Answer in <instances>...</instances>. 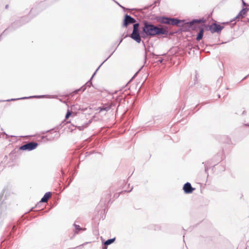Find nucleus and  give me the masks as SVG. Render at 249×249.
<instances>
[{"mask_svg": "<svg viewBox=\"0 0 249 249\" xmlns=\"http://www.w3.org/2000/svg\"><path fill=\"white\" fill-rule=\"evenodd\" d=\"M193 48L194 49H196V50H199V46L198 45H195Z\"/></svg>", "mask_w": 249, "mask_h": 249, "instance_id": "obj_39", "label": "nucleus"}, {"mask_svg": "<svg viewBox=\"0 0 249 249\" xmlns=\"http://www.w3.org/2000/svg\"><path fill=\"white\" fill-rule=\"evenodd\" d=\"M84 85H86L87 87L93 86L91 78H90V79Z\"/></svg>", "mask_w": 249, "mask_h": 249, "instance_id": "obj_25", "label": "nucleus"}, {"mask_svg": "<svg viewBox=\"0 0 249 249\" xmlns=\"http://www.w3.org/2000/svg\"><path fill=\"white\" fill-rule=\"evenodd\" d=\"M128 37V35L126 34L124 35V34H123L122 37L120 38L119 43L116 45V47L115 48V49L113 50L112 53L110 54V55L104 60V62H106L108 59H109L111 56L115 52L118 46L120 45V44L121 43V42L123 41V39L126 37Z\"/></svg>", "mask_w": 249, "mask_h": 249, "instance_id": "obj_11", "label": "nucleus"}, {"mask_svg": "<svg viewBox=\"0 0 249 249\" xmlns=\"http://www.w3.org/2000/svg\"><path fill=\"white\" fill-rule=\"evenodd\" d=\"M205 21L203 18L193 19V20L187 22L185 19L180 20L178 18H169L168 24L177 25L180 23L182 24H185L186 26L189 30H196L199 27V23H202Z\"/></svg>", "mask_w": 249, "mask_h": 249, "instance_id": "obj_2", "label": "nucleus"}, {"mask_svg": "<svg viewBox=\"0 0 249 249\" xmlns=\"http://www.w3.org/2000/svg\"><path fill=\"white\" fill-rule=\"evenodd\" d=\"M16 150H17V149L15 148L14 150L12 151V153H16Z\"/></svg>", "mask_w": 249, "mask_h": 249, "instance_id": "obj_48", "label": "nucleus"}, {"mask_svg": "<svg viewBox=\"0 0 249 249\" xmlns=\"http://www.w3.org/2000/svg\"><path fill=\"white\" fill-rule=\"evenodd\" d=\"M42 140L46 139L47 141H51L53 140V138H48L47 136H42L41 137Z\"/></svg>", "mask_w": 249, "mask_h": 249, "instance_id": "obj_28", "label": "nucleus"}, {"mask_svg": "<svg viewBox=\"0 0 249 249\" xmlns=\"http://www.w3.org/2000/svg\"><path fill=\"white\" fill-rule=\"evenodd\" d=\"M52 194L50 192L46 193L42 198L41 202H47L48 199L51 197Z\"/></svg>", "mask_w": 249, "mask_h": 249, "instance_id": "obj_17", "label": "nucleus"}, {"mask_svg": "<svg viewBox=\"0 0 249 249\" xmlns=\"http://www.w3.org/2000/svg\"><path fill=\"white\" fill-rule=\"evenodd\" d=\"M38 145V143L36 142H29L26 144L21 145L18 147V148L17 152L20 150L31 151L36 149Z\"/></svg>", "mask_w": 249, "mask_h": 249, "instance_id": "obj_4", "label": "nucleus"}, {"mask_svg": "<svg viewBox=\"0 0 249 249\" xmlns=\"http://www.w3.org/2000/svg\"><path fill=\"white\" fill-rule=\"evenodd\" d=\"M56 0H48L47 1L40 2L36 8H32L31 9L28 16L21 17L18 20H21V23L22 25L28 22L31 19V18H33L36 15H37L39 13V12H36L37 9L44 6L46 3H48L50 1L52 2Z\"/></svg>", "mask_w": 249, "mask_h": 249, "instance_id": "obj_3", "label": "nucleus"}, {"mask_svg": "<svg viewBox=\"0 0 249 249\" xmlns=\"http://www.w3.org/2000/svg\"><path fill=\"white\" fill-rule=\"evenodd\" d=\"M93 77H92V75L90 78H91V79L92 80V78H93Z\"/></svg>", "mask_w": 249, "mask_h": 249, "instance_id": "obj_57", "label": "nucleus"}, {"mask_svg": "<svg viewBox=\"0 0 249 249\" xmlns=\"http://www.w3.org/2000/svg\"><path fill=\"white\" fill-rule=\"evenodd\" d=\"M168 61V58H160L158 60V61L161 64H162L164 61Z\"/></svg>", "mask_w": 249, "mask_h": 249, "instance_id": "obj_32", "label": "nucleus"}, {"mask_svg": "<svg viewBox=\"0 0 249 249\" xmlns=\"http://www.w3.org/2000/svg\"><path fill=\"white\" fill-rule=\"evenodd\" d=\"M183 190L186 193H191L195 189L192 188L190 183H186L183 186Z\"/></svg>", "mask_w": 249, "mask_h": 249, "instance_id": "obj_12", "label": "nucleus"}, {"mask_svg": "<svg viewBox=\"0 0 249 249\" xmlns=\"http://www.w3.org/2000/svg\"><path fill=\"white\" fill-rule=\"evenodd\" d=\"M55 128H53V129H51L49 130H47L46 131H44V132H42V133L44 134L45 133H47V132H51L52 133L53 131L54 130Z\"/></svg>", "mask_w": 249, "mask_h": 249, "instance_id": "obj_35", "label": "nucleus"}, {"mask_svg": "<svg viewBox=\"0 0 249 249\" xmlns=\"http://www.w3.org/2000/svg\"><path fill=\"white\" fill-rule=\"evenodd\" d=\"M24 99H22V97L21 98H11L10 99L7 100H1V102H11V101H17L18 100H24Z\"/></svg>", "mask_w": 249, "mask_h": 249, "instance_id": "obj_20", "label": "nucleus"}, {"mask_svg": "<svg viewBox=\"0 0 249 249\" xmlns=\"http://www.w3.org/2000/svg\"><path fill=\"white\" fill-rule=\"evenodd\" d=\"M155 6H156V5H154V6H153V8L155 7Z\"/></svg>", "mask_w": 249, "mask_h": 249, "instance_id": "obj_62", "label": "nucleus"}, {"mask_svg": "<svg viewBox=\"0 0 249 249\" xmlns=\"http://www.w3.org/2000/svg\"><path fill=\"white\" fill-rule=\"evenodd\" d=\"M133 30H140L139 29V26H140V23L139 22H136V23H133Z\"/></svg>", "mask_w": 249, "mask_h": 249, "instance_id": "obj_24", "label": "nucleus"}, {"mask_svg": "<svg viewBox=\"0 0 249 249\" xmlns=\"http://www.w3.org/2000/svg\"><path fill=\"white\" fill-rule=\"evenodd\" d=\"M79 159H80V160L82 159V156H81Z\"/></svg>", "mask_w": 249, "mask_h": 249, "instance_id": "obj_59", "label": "nucleus"}, {"mask_svg": "<svg viewBox=\"0 0 249 249\" xmlns=\"http://www.w3.org/2000/svg\"><path fill=\"white\" fill-rule=\"evenodd\" d=\"M117 44V42H115L114 44V45H116Z\"/></svg>", "mask_w": 249, "mask_h": 249, "instance_id": "obj_58", "label": "nucleus"}, {"mask_svg": "<svg viewBox=\"0 0 249 249\" xmlns=\"http://www.w3.org/2000/svg\"><path fill=\"white\" fill-rule=\"evenodd\" d=\"M219 166H218L217 165H213V167H212V170H216L217 169V167H219Z\"/></svg>", "mask_w": 249, "mask_h": 249, "instance_id": "obj_38", "label": "nucleus"}, {"mask_svg": "<svg viewBox=\"0 0 249 249\" xmlns=\"http://www.w3.org/2000/svg\"><path fill=\"white\" fill-rule=\"evenodd\" d=\"M245 125L246 126H249V124H245Z\"/></svg>", "mask_w": 249, "mask_h": 249, "instance_id": "obj_52", "label": "nucleus"}, {"mask_svg": "<svg viewBox=\"0 0 249 249\" xmlns=\"http://www.w3.org/2000/svg\"><path fill=\"white\" fill-rule=\"evenodd\" d=\"M22 25L21 23V20H17L11 23V24L6 28L2 33V34L8 32H12L21 26Z\"/></svg>", "mask_w": 249, "mask_h": 249, "instance_id": "obj_6", "label": "nucleus"}, {"mask_svg": "<svg viewBox=\"0 0 249 249\" xmlns=\"http://www.w3.org/2000/svg\"><path fill=\"white\" fill-rule=\"evenodd\" d=\"M113 47V45L112 47H111V48H110V50H112Z\"/></svg>", "mask_w": 249, "mask_h": 249, "instance_id": "obj_53", "label": "nucleus"}, {"mask_svg": "<svg viewBox=\"0 0 249 249\" xmlns=\"http://www.w3.org/2000/svg\"><path fill=\"white\" fill-rule=\"evenodd\" d=\"M217 97H218V98H220L221 97V95H220V94H217Z\"/></svg>", "mask_w": 249, "mask_h": 249, "instance_id": "obj_50", "label": "nucleus"}, {"mask_svg": "<svg viewBox=\"0 0 249 249\" xmlns=\"http://www.w3.org/2000/svg\"><path fill=\"white\" fill-rule=\"evenodd\" d=\"M139 12H140V13L142 12V10H140L139 11Z\"/></svg>", "mask_w": 249, "mask_h": 249, "instance_id": "obj_56", "label": "nucleus"}, {"mask_svg": "<svg viewBox=\"0 0 249 249\" xmlns=\"http://www.w3.org/2000/svg\"><path fill=\"white\" fill-rule=\"evenodd\" d=\"M168 35V31L166 29L155 26L150 21H144L143 26L142 28L141 36L142 38L145 39L148 37Z\"/></svg>", "mask_w": 249, "mask_h": 249, "instance_id": "obj_1", "label": "nucleus"}, {"mask_svg": "<svg viewBox=\"0 0 249 249\" xmlns=\"http://www.w3.org/2000/svg\"><path fill=\"white\" fill-rule=\"evenodd\" d=\"M75 107V106L74 105H72L71 106V109L72 110V109H74V108Z\"/></svg>", "mask_w": 249, "mask_h": 249, "instance_id": "obj_46", "label": "nucleus"}, {"mask_svg": "<svg viewBox=\"0 0 249 249\" xmlns=\"http://www.w3.org/2000/svg\"><path fill=\"white\" fill-rule=\"evenodd\" d=\"M0 102H1V100H0Z\"/></svg>", "mask_w": 249, "mask_h": 249, "instance_id": "obj_63", "label": "nucleus"}, {"mask_svg": "<svg viewBox=\"0 0 249 249\" xmlns=\"http://www.w3.org/2000/svg\"><path fill=\"white\" fill-rule=\"evenodd\" d=\"M222 82V77H219V78L217 79V84H220V85L221 84Z\"/></svg>", "mask_w": 249, "mask_h": 249, "instance_id": "obj_36", "label": "nucleus"}, {"mask_svg": "<svg viewBox=\"0 0 249 249\" xmlns=\"http://www.w3.org/2000/svg\"><path fill=\"white\" fill-rule=\"evenodd\" d=\"M194 81H195L194 85H195V84H196V81H197V74H196V75H195V78H194Z\"/></svg>", "mask_w": 249, "mask_h": 249, "instance_id": "obj_40", "label": "nucleus"}, {"mask_svg": "<svg viewBox=\"0 0 249 249\" xmlns=\"http://www.w3.org/2000/svg\"><path fill=\"white\" fill-rule=\"evenodd\" d=\"M87 88V86L86 85H84L81 88L76 89L74 91V94H78L79 93V92H80V91L81 92H83Z\"/></svg>", "mask_w": 249, "mask_h": 249, "instance_id": "obj_19", "label": "nucleus"}, {"mask_svg": "<svg viewBox=\"0 0 249 249\" xmlns=\"http://www.w3.org/2000/svg\"><path fill=\"white\" fill-rule=\"evenodd\" d=\"M160 0H156V1H155L154 2V3H155V4H156V3H160Z\"/></svg>", "mask_w": 249, "mask_h": 249, "instance_id": "obj_42", "label": "nucleus"}, {"mask_svg": "<svg viewBox=\"0 0 249 249\" xmlns=\"http://www.w3.org/2000/svg\"><path fill=\"white\" fill-rule=\"evenodd\" d=\"M115 240V238L108 239L105 242V245H109L112 244V243H113L114 242Z\"/></svg>", "mask_w": 249, "mask_h": 249, "instance_id": "obj_22", "label": "nucleus"}, {"mask_svg": "<svg viewBox=\"0 0 249 249\" xmlns=\"http://www.w3.org/2000/svg\"><path fill=\"white\" fill-rule=\"evenodd\" d=\"M247 22H249V18H247Z\"/></svg>", "mask_w": 249, "mask_h": 249, "instance_id": "obj_55", "label": "nucleus"}, {"mask_svg": "<svg viewBox=\"0 0 249 249\" xmlns=\"http://www.w3.org/2000/svg\"><path fill=\"white\" fill-rule=\"evenodd\" d=\"M153 6V5H149V6H145V7L144 8V10H147V9H148L149 7H151V6Z\"/></svg>", "mask_w": 249, "mask_h": 249, "instance_id": "obj_41", "label": "nucleus"}, {"mask_svg": "<svg viewBox=\"0 0 249 249\" xmlns=\"http://www.w3.org/2000/svg\"><path fill=\"white\" fill-rule=\"evenodd\" d=\"M71 114L72 112L69 109H68L67 112L65 115V118L68 119L71 115Z\"/></svg>", "mask_w": 249, "mask_h": 249, "instance_id": "obj_27", "label": "nucleus"}, {"mask_svg": "<svg viewBox=\"0 0 249 249\" xmlns=\"http://www.w3.org/2000/svg\"><path fill=\"white\" fill-rule=\"evenodd\" d=\"M135 19L132 17L130 15L127 14H125L124 17L122 27H127L129 24L135 23Z\"/></svg>", "mask_w": 249, "mask_h": 249, "instance_id": "obj_7", "label": "nucleus"}, {"mask_svg": "<svg viewBox=\"0 0 249 249\" xmlns=\"http://www.w3.org/2000/svg\"><path fill=\"white\" fill-rule=\"evenodd\" d=\"M76 229H77V230H80V226H78V225H76Z\"/></svg>", "mask_w": 249, "mask_h": 249, "instance_id": "obj_44", "label": "nucleus"}, {"mask_svg": "<svg viewBox=\"0 0 249 249\" xmlns=\"http://www.w3.org/2000/svg\"><path fill=\"white\" fill-rule=\"evenodd\" d=\"M56 135H57V133H56V134L54 135V137H56Z\"/></svg>", "mask_w": 249, "mask_h": 249, "instance_id": "obj_60", "label": "nucleus"}, {"mask_svg": "<svg viewBox=\"0 0 249 249\" xmlns=\"http://www.w3.org/2000/svg\"><path fill=\"white\" fill-rule=\"evenodd\" d=\"M24 99H22V97L21 98H11L10 99L7 100H1V102H11V101H17L18 100H24Z\"/></svg>", "mask_w": 249, "mask_h": 249, "instance_id": "obj_21", "label": "nucleus"}, {"mask_svg": "<svg viewBox=\"0 0 249 249\" xmlns=\"http://www.w3.org/2000/svg\"><path fill=\"white\" fill-rule=\"evenodd\" d=\"M249 11V7H242V9L239 11L237 16L231 20V22H232L235 19H238L239 18H244L247 15Z\"/></svg>", "mask_w": 249, "mask_h": 249, "instance_id": "obj_9", "label": "nucleus"}, {"mask_svg": "<svg viewBox=\"0 0 249 249\" xmlns=\"http://www.w3.org/2000/svg\"><path fill=\"white\" fill-rule=\"evenodd\" d=\"M141 33L142 30H132V32L130 34V36L128 35V36L131 37L133 40L135 41L137 43H141Z\"/></svg>", "mask_w": 249, "mask_h": 249, "instance_id": "obj_5", "label": "nucleus"}, {"mask_svg": "<svg viewBox=\"0 0 249 249\" xmlns=\"http://www.w3.org/2000/svg\"><path fill=\"white\" fill-rule=\"evenodd\" d=\"M204 35V31L203 29H201L199 30V33L196 35V39L197 41H199L201 40Z\"/></svg>", "mask_w": 249, "mask_h": 249, "instance_id": "obj_18", "label": "nucleus"}, {"mask_svg": "<svg viewBox=\"0 0 249 249\" xmlns=\"http://www.w3.org/2000/svg\"><path fill=\"white\" fill-rule=\"evenodd\" d=\"M225 170H226L225 167H223V169H221V171H225Z\"/></svg>", "mask_w": 249, "mask_h": 249, "instance_id": "obj_49", "label": "nucleus"}, {"mask_svg": "<svg viewBox=\"0 0 249 249\" xmlns=\"http://www.w3.org/2000/svg\"><path fill=\"white\" fill-rule=\"evenodd\" d=\"M8 8V5L7 4V5H5V8L7 9Z\"/></svg>", "mask_w": 249, "mask_h": 249, "instance_id": "obj_51", "label": "nucleus"}, {"mask_svg": "<svg viewBox=\"0 0 249 249\" xmlns=\"http://www.w3.org/2000/svg\"><path fill=\"white\" fill-rule=\"evenodd\" d=\"M88 154V152H86V153H85V154H86L85 157H87V156Z\"/></svg>", "mask_w": 249, "mask_h": 249, "instance_id": "obj_54", "label": "nucleus"}, {"mask_svg": "<svg viewBox=\"0 0 249 249\" xmlns=\"http://www.w3.org/2000/svg\"><path fill=\"white\" fill-rule=\"evenodd\" d=\"M113 1H114L115 3H116L117 4H118L120 7H121L124 11H125V7L121 5L118 2L116 1L115 0H112Z\"/></svg>", "mask_w": 249, "mask_h": 249, "instance_id": "obj_33", "label": "nucleus"}, {"mask_svg": "<svg viewBox=\"0 0 249 249\" xmlns=\"http://www.w3.org/2000/svg\"><path fill=\"white\" fill-rule=\"evenodd\" d=\"M50 95H33L30 96L28 97H23L22 99H32V98H37V99H40L42 98L46 97H50Z\"/></svg>", "mask_w": 249, "mask_h": 249, "instance_id": "obj_16", "label": "nucleus"}, {"mask_svg": "<svg viewBox=\"0 0 249 249\" xmlns=\"http://www.w3.org/2000/svg\"><path fill=\"white\" fill-rule=\"evenodd\" d=\"M62 123H61V124H60V125H61L60 126H58V127H57V129H57V130H58V129H59L61 127H62Z\"/></svg>", "mask_w": 249, "mask_h": 249, "instance_id": "obj_45", "label": "nucleus"}, {"mask_svg": "<svg viewBox=\"0 0 249 249\" xmlns=\"http://www.w3.org/2000/svg\"><path fill=\"white\" fill-rule=\"evenodd\" d=\"M151 54L153 56V57L154 58H155V59H157L158 58L160 55H165L166 54L165 53H163V54H160V55H158V54H155L154 53H151Z\"/></svg>", "mask_w": 249, "mask_h": 249, "instance_id": "obj_30", "label": "nucleus"}, {"mask_svg": "<svg viewBox=\"0 0 249 249\" xmlns=\"http://www.w3.org/2000/svg\"><path fill=\"white\" fill-rule=\"evenodd\" d=\"M246 114V111L245 110H244L242 113V115H245Z\"/></svg>", "mask_w": 249, "mask_h": 249, "instance_id": "obj_47", "label": "nucleus"}, {"mask_svg": "<svg viewBox=\"0 0 249 249\" xmlns=\"http://www.w3.org/2000/svg\"><path fill=\"white\" fill-rule=\"evenodd\" d=\"M223 28V26H222L217 23H212L210 25V27H209V29L211 33L214 34L216 33L218 34L221 33Z\"/></svg>", "mask_w": 249, "mask_h": 249, "instance_id": "obj_8", "label": "nucleus"}, {"mask_svg": "<svg viewBox=\"0 0 249 249\" xmlns=\"http://www.w3.org/2000/svg\"><path fill=\"white\" fill-rule=\"evenodd\" d=\"M203 166H204V171L205 172H206V171H208L209 170H210L211 169V167H208L207 165H206V164H204L203 165Z\"/></svg>", "mask_w": 249, "mask_h": 249, "instance_id": "obj_34", "label": "nucleus"}, {"mask_svg": "<svg viewBox=\"0 0 249 249\" xmlns=\"http://www.w3.org/2000/svg\"><path fill=\"white\" fill-rule=\"evenodd\" d=\"M209 27H210V25H204V29L206 31H210Z\"/></svg>", "mask_w": 249, "mask_h": 249, "instance_id": "obj_37", "label": "nucleus"}, {"mask_svg": "<svg viewBox=\"0 0 249 249\" xmlns=\"http://www.w3.org/2000/svg\"><path fill=\"white\" fill-rule=\"evenodd\" d=\"M92 120L90 119L88 122L85 123L84 124H82L81 125H75V126L77 127L80 131L84 130L85 128L87 127L89 124L92 122Z\"/></svg>", "mask_w": 249, "mask_h": 249, "instance_id": "obj_15", "label": "nucleus"}, {"mask_svg": "<svg viewBox=\"0 0 249 249\" xmlns=\"http://www.w3.org/2000/svg\"><path fill=\"white\" fill-rule=\"evenodd\" d=\"M249 74H248V75H246L245 77H244L242 79V81H243V80H244L246 79V78L249 76Z\"/></svg>", "mask_w": 249, "mask_h": 249, "instance_id": "obj_43", "label": "nucleus"}, {"mask_svg": "<svg viewBox=\"0 0 249 249\" xmlns=\"http://www.w3.org/2000/svg\"><path fill=\"white\" fill-rule=\"evenodd\" d=\"M142 46L144 47V50H145L144 60H145V61H146V52L147 51L150 52V51L149 50V48L148 49L146 48L145 43L143 41H142Z\"/></svg>", "mask_w": 249, "mask_h": 249, "instance_id": "obj_23", "label": "nucleus"}, {"mask_svg": "<svg viewBox=\"0 0 249 249\" xmlns=\"http://www.w3.org/2000/svg\"><path fill=\"white\" fill-rule=\"evenodd\" d=\"M105 62H104V61L100 65V66L97 68V69L96 70V71H95V72L93 73V74L92 75V77H94L97 71L99 70V69H100V68L101 67V66L105 63Z\"/></svg>", "mask_w": 249, "mask_h": 249, "instance_id": "obj_31", "label": "nucleus"}, {"mask_svg": "<svg viewBox=\"0 0 249 249\" xmlns=\"http://www.w3.org/2000/svg\"><path fill=\"white\" fill-rule=\"evenodd\" d=\"M219 141L221 142L227 144H230L231 142V138L227 135H223L221 136L219 139Z\"/></svg>", "mask_w": 249, "mask_h": 249, "instance_id": "obj_13", "label": "nucleus"}, {"mask_svg": "<svg viewBox=\"0 0 249 249\" xmlns=\"http://www.w3.org/2000/svg\"><path fill=\"white\" fill-rule=\"evenodd\" d=\"M154 19L161 23H164V24H168L169 23V18H168L166 16H156Z\"/></svg>", "mask_w": 249, "mask_h": 249, "instance_id": "obj_10", "label": "nucleus"}, {"mask_svg": "<svg viewBox=\"0 0 249 249\" xmlns=\"http://www.w3.org/2000/svg\"><path fill=\"white\" fill-rule=\"evenodd\" d=\"M43 10V9H41L40 10L39 12H40V11H41V10Z\"/></svg>", "mask_w": 249, "mask_h": 249, "instance_id": "obj_61", "label": "nucleus"}, {"mask_svg": "<svg viewBox=\"0 0 249 249\" xmlns=\"http://www.w3.org/2000/svg\"><path fill=\"white\" fill-rule=\"evenodd\" d=\"M112 105L111 104H105L101 107H98V110H99V112H102L103 111H108L111 107Z\"/></svg>", "mask_w": 249, "mask_h": 249, "instance_id": "obj_14", "label": "nucleus"}, {"mask_svg": "<svg viewBox=\"0 0 249 249\" xmlns=\"http://www.w3.org/2000/svg\"><path fill=\"white\" fill-rule=\"evenodd\" d=\"M143 67V66H142L136 73L135 74L133 75V76L131 78V79L129 81L128 83H130L131 82L132 80L136 77V76L137 75V74L138 73V72L141 70V69H142V68Z\"/></svg>", "mask_w": 249, "mask_h": 249, "instance_id": "obj_29", "label": "nucleus"}, {"mask_svg": "<svg viewBox=\"0 0 249 249\" xmlns=\"http://www.w3.org/2000/svg\"><path fill=\"white\" fill-rule=\"evenodd\" d=\"M242 1V7H249V3H247L244 0H241Z\"/></svg>", "mask_w": 249, "mask_h": 249, "instance_id": "obj_26", "label": "nucleus"}]
</instances>
